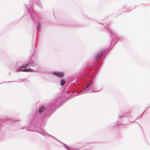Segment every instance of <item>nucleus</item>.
I'll return each instance as SVG.
<instances>
[{
    "label": "nucleus",
    "instance_id": "20e7f679",
    "mask_svg": "<svg viewBox=\"0 0 150 150\" xmlns=\"http://www.w3.org/2000/svg\"><path fill=\"white\" fill-rule=\"evenodd\" d=\"M45 108H44V106H43L41 107H40L39 110V111L40 113L44 111Z\"/></svg>",
    "mask_w": 150,
    "mask_h": 150
},
{
    "label": "nucleus",
    "instance_id": "f03ea898",
    "mask_svg": "<svg viewBox=\"0 0 150 150\" xmlns=\"http://www.w3.org/2000/svg\"><path fill=\"white\" fill-rule=\"evenodd\" d=\"M105 52V50H102L100 53H98L96 56V59L97 60L100 58Z\"/></svg>",
    "mask_w": 150,
    "mask_h": 150
},
{
    "label": "nucleus",
    "instance_id": "39448f33",
    "mask_svg": "<svg viewBox=\"0 0 150 150\" xmlns=\"http://www.w3.org/2000/svg\"><path fill=\"white\" fill-rule=\"evenodd\" d=\"M65 83V82L64 81L62 80L61 81L60 85L62 86H63Z\"/></svg>",
    "mask_w": 150,
    "mask_h": 150
},
{
    "label": "nucleus",
    "instance_id": "f257e3e1",
    "mask_svg": "<svg viewBox=\"0 0 150 150\" xmlns=\"http://www.w3.org/2000/svg\"><path fill=\"white\" fill-rule=\"evenodd\" d=\"M27 65V64H24L20 66L18 68L17 70L23 71L28 72V69L26 68Z\"/></svg>",
    "mask_w": 150,
    "mask_h": 150
},
{
    "label": "nucleus",
    "instance_id": "6e6552de",
    "mask_svg": "<svg viewBox=\"0 0 150 150\" xmlns=\"http://www.w3.org/2000/svg\"><path fill=\"white\" fill-rule=\"evenodd\" d=\"M28 71H31L30 69H29Z\"/></svg>",
    "mask_w": 150,
    "mask_h": 150
},
{
    "label": "nucleus",
    "instance_id": "423d86ee",
    "mask_svg": "<svg viewBox=\"0 0 150 150\" xmlns=\"http://www.w3.org/2000/svg\"><path fill=\"white\" fill-rule=\"evenodd\" d=\"M91 84V83L90 82H89L88 83L87 86L86 87V88H87V87H88V86H90Z\"/></svg>",
    "mask_w": 150,
    "mask_h": 150
},
{
    "label": "nucleus",
    "instance_id": "0eeeda50",
    "mask_svg": "<svg viewBox=\"0 0 150 150\" xmlns=\"http://www.w3.org/2000/svg\"><path fill=\"white\" fill-rule=\"evenodd\" d=\"M38 26L40 28V24L39 23H38Z\"/></svg>",
    "mask_w": 150,
    "mask_h": 150
},
{
    "label": "nucleus",
    "instance_id": "7ed1b4c3",
    "mask_svg": "<svg viewBox=\"0 0 150 150\" xmlns=\"http://www.w3.org/2000/svg\"><path fill=\"white\" fill-rule=\"evenodd\" d=\"M52 73L53 74L59 77H61L64 75L63 73L60 72H52Z\"/></svg>",
    "mask_w": 150,
    "mask_h": 150
}]
</instances>
